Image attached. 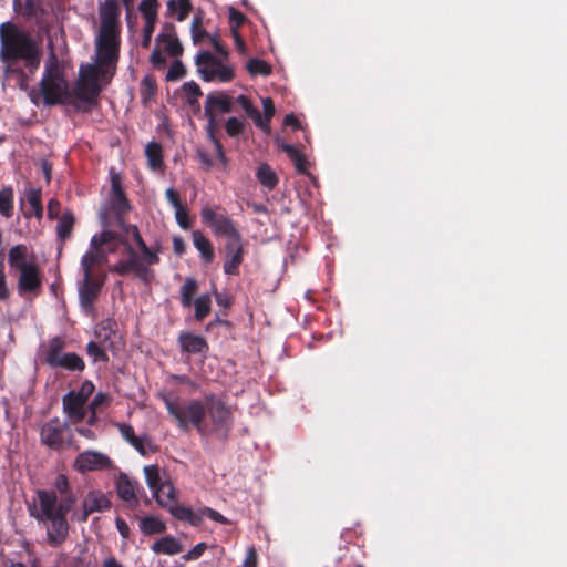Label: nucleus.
<instances>
[{"mask_svg":"<svg viewBox=\"0 0 567 567\" xmlns=\"http://www.w3.org/2000/svg\"><path fill=\"white\" fill-rule=\"evenodd\" d=\"M122 228L126 235L133 238L136 248L117 233L103 230L102 233H107L112 237L104 246L107 255L116 252L120 246H123V254L125 255L124 258L110 267V271L122 277L133 275L142 284L150 285L155 278V271L152 267L161 261L162 247L159 244L152 247L147 246L136 225L123 224Z\"/></svg>","mask_w":567,"mask_h":567,"instance_id":"f257e3e1","label":"nucleus"},{"mask_svg":"<svg viewBox=\"0 0 567 567\" xmlns=\"http://www.w3.org/2000/svg\"><path fill=\"white\" fill-rule=\"evenodd\" d=\"M41 49L35 40L12 22L0 25V59L7 64V72H16L24 76L22 69L16 68L19 61L33 74L41 62Z\"/></svg>","mask_w":567,"mask_h":567,"instance_id":"f03ea898","label":"nucleus"},{"mask_svg":"<svg viewBox=\"0 0 567 567\" xmlns=\"http://www.w3.org/2000/svg\"><path fill=\"white\" fill-rule=\"evenodd\" d=\"M29 97L34 105L55 106L72 103V92L64 66L55 55L47 60L38 87L30 91Z\"/></svg>","mask_w":567,"mask_h":567,"instance_id":"7ed1b4c3","label":"nucleus"},{"mask_svg":"<svg viewBox=\"0 0 567 567\" xmlns=\"http://www.w3.org/2000/svg\"><path fill=\"white\" fill-rule=\"evenodd\" d=\"M121 12L117 0H104L99 6L100 29L95 39V51L106 64L120 59Z\"/></svg>","mask_w":567,"mask_h":567,"instance_id":"20e7f679","label":"nucleus"},{"mask_svg":"<svg viewBox=\"0 0 567 567\" xmlns=\"http://www.w3.org/2000/svg\"><path fill=\"white\" fill-rule=\"evenodd\" d=\"M118 60L110 63L101 61V54L96 53L95 64H86L80 68L79 79L71 90L72 99L76 97L79 101L94 105L102 91L100 80L110 81L115 73Z\"/></svg>","mask_w":567,"mask_h":567,"instance_id":"39448f33","label":"nucleus"},{"mask_svg":"<svg viewBox=\"0 0 567 567\" xmlns=\"http://www.w3.org/2000/svg\"><path fill=\"white\" fill-rule=\"evenodd\" d=\"M153 494L157 503L167 508L172 516L178 520L187 522L194 527L200 526L205 517L223 525L228 524V519L224 515L210 507L204 506L198 511H193L190 507L177 505L175 503V488L171 482H164L155 488Z\"/></svg>","mask_w":567,"mask_h":567,"instance_id":"423d86ee","label":"nucleus"},{"mask_svg":"<svg viewBox=\"0 0 567 567\" xmlns=\"http://www.w3.org/2000/svg\"><path fill=\"white\" fill-rule=\"evenodd\" d=\"M38 506L30 508V515L38 522L50 523L47 530L48 543L51 546L61 545L68 537L69 524L65 516L52 512L54 498L52 495L47 494L43 489L37 492Z\"/></svg>","mask_w":567,"mask_h":567,"instance_id":"0eeeda50","label":"nucleus"},{"mask_svg":"<svg viewBox=\"0 0 567 567\" xmlns=\"http://www.w3.org/2000/svg\"><path fill=\"white\" fill-rule=\"evenodd\" d=\"M164 403L167 412L174 417L182 431H188L193 426L200 436L208 431L205 400L194 399L182 403L178 398H164Z\"/></svg>","mask_w":567,"mask_h":567,"instance_id":"6e6552de","label":"nucleus"},{"mask_svg":"<svg viewBox=\"0 0 567 567\" xmlns=\"http://www.w3.org/2000/svg\"><path fill=\"white\" fill-rule=\"evenodd\" d=\"M65 348L66 342L62 337L51 338L42 350L43 362L51 369L81 374L85 370V361L75 352H65Z\"/></svg>","mask_w":567,"mask_h":567,"instance_id":"1a4fd4ad","label":"nucleus"},{"mask_svg":"<svg viewBox=\"0 0 567 567\" xmlns=\"http://www.w3.org/2000/svg\"><path fill=\"white\" fill-rule=\"evenodd\" d=\"M207 432L203 437L215 436L227 441L233 429V412L226 403L215 394L205 396Z\"/></svg>","mask_w":567,"mask_h":567,"instance_id":"9d476101","label":"nucleus"},{"mask_svg":"<svg viewBox=\"0 0 567 567\" xmlns=\"http://www.w3.org/2000/svg\"><path fill=\"white\" fill-rule=\"evenodd\" d=\"M200 218L203 224L212 228L217 237H226L227 241L241 239L236 223L227 215L226 210L219 206H204L200 209Z\"/></svg>","mask_w":567,"mask_h":567,"instance_id":"9b49d317","label":"nucleus"},{"mask_svg":"<svg viewBox=\"0 0 567 567\" xmlns=\"http://www.w3.org/2000/svg\"><path fill=\"white\" fill-rule=\"evenodd\" d=\"M69 422L58 416L48 420L40 429V442L52 451H61L73 446V437Z\"/></svg>","mask_w":567,"mask_h":567,"instance_id":"f8f14e48","label":"nucleus"},{"mask_svg":"<svg viewBox=\"0 0 567 567\" xmlns=\"http://www.w3.org/2000/svg\"><path fill=\"white\" fill-rule=\"evenodd\" d=\"M196 65L202 79L205 82L218 80L219 82H230L235 74L230 66L221 63L210 52L204 51L196 56Z\"/></svg>","mask_w":567,"mask_h":567,"instance_id":"ddd939ff","label":"nucleus"},{"mask_svg":"<svg viewBox=\"0 0 567 567\" xmlns=\"http://www.w3.org/2000/svg\"><path fill=\"white\" fill-rule=\"evenodd\" d=\"M233 111V99L223 91H214L207 94L204 112L207 117L206 131L219 132L216 117L218 114H226Z\"/></svg>","mask_w":567,"mask_h":567,"instance_id":"4468645a","label":"nucleus"},{"mask_svg":"<svg viewBox=\"0 0 567 567\" xmlns=\"http://www.w3.org/2000/svg\"><path fill=\"white\" fill-rule=\"evenodd\" d=\"M111 508V502L106 495L100 491H91L83 499L82 511L74 512L72 519L78 522H86L93 513H102Z\"/></svg>","mask_w":567,"mask_h":567,"instance_id":"2eb2a0df","label":"nucleus"},{"mask_svg":"<svg viewBox=\"0 0 567 567\" xmlns=\"http://www.w3.org/2000/svg\"><path fill=\"white\" fill-rule=\"evenodd\" d=\"M103 285L104 278L95 276L85 277L83 275V280L79 287V299L80 305L85 312L89 313L94 310V303L99 298Z\"/></svg>","mask_w":567,"mask_h":567,"instance_id":"dca6fc26","label":"nucleus"},{"mask_svg":"<svg viewBox=\"0 0 567 567\" xmlns=\"http://www.w3.org/2000/svg\"><path fill=\"white\" fill-rule=\"evenodd\" d=\"M110 458L97 451H84L80 453L73 463V468L79 473L99 471L109 467Z\"/></svg>","mask_w":567,"mask_h":567,"instance_id":"f3484780","label":"nucleus"},{"mask_svg":"<svg viewBox=\"0 0 567 567\" xmlns=\"http://www.w3.org/2000/svg\"><path fill=\"white\" fill-rule=\"evenodd\" d=\"M243 238L226 241L224 247V272L228 276L239 275V267L244 261Z\"/></svg>","mask_w":567,"mask_h":567,"instance_id":"a211bd4d","label":"nucleus"},{"mask_svg":"<svg viewBox=\"0 0 567 567\" xmlns=\"http://www.w3.org/2000/svg\"><path fill=\"white\" fill-rule=\"evenodd\" d=\"M85 405L86 403L84 401L75 396V390H71L64 394L62 398V410L68 420L66 422L72 425H78L84 421L87 415Z\"/></svg>","mask_w":567,"mask_h":567,"instance_id":"6ab92c4d","label":"nucleus"},{"mask_svg":"<svg viewBox=\"0 0 567 567\" xmlns=\"http://www.w3.org/2000/svg\"><path fill=\"white\" fill-rule=\"evenodd\" d=\"M110 209L118 218L131 210V205L122 187L121 178L118 175H113L111 178Z\"/></svg>","mask_w":567,"mask_h":567,"instance_id":"aec40b11","label":"nucleus"},{"mask_svg":"<svg viewBox=\"0 0 567 567\" xmlns=\"http://www.w3.org/2000/svg\"><path fill=\"white\" fill-rule=\"evenodd\" d=\"M18 291L20 295L31 292L39 293L42 286V278L37 265L29 266L19 271Z\"/></svg>","mask_w":567,"mask_h":567,"instance_id":"412c9836","label":"nucleus"},{"mask_svg":"<svg viewBox=\"0 0 567 567\" xmlns=\"http://www.w3.org/2000/svg\"><path fill=\"white\" fill-rule=\"evenodd\" d=\"M178 343L181 349L189 354H205L209 349L205 338L190 332H182L178 336Z\"/></svg>","mask_w":567,"mask_h":567,"instance_id":"4be33fe9","label":"nucleus"},{"mask_svg":"<svg viewBox=\"0 0 567 567\" xmlns=\"http://www.w3.org/2000/svg\"><path fill=\"white\" fill-rule=\"evenodd\" d=\"M137 483L132 481L126 474H120L116 482V492L121 499L124 502L136 505L137 504Z\"/></svg>","mask_w":567,"mask_h":567,"instance_id":"5701e85b","label":"nucleus"},{"mask_svg":"<svg viewBox=\"0 0 567 567\" xmlns=\"http://www.w3.org/2000/svg\"><path fill=\"white\" fill-rule=\"evenodd\" d=\"M29 257V249L23 244H18L10 248L8 254V262L9 266L12 269H16L18 271H21V269H24L29 266L35 265L32 261L28 260Z\"/></svg>","mask_w":567,"mask_h":567,"instance_id":"b1692460","label":"nucleus"},{"mask_svg":"<svg viewBox=\"0 0 567 567\" xmlns=\"http://www.w3.org/2000/svg\"><path fill=\"white\" fill-rule=\"evenodd\" d=\"M192 237L202 259L207 264L212 262L215 258V251L210 240L200 230H194Z\"/></svg>","mask_w":567,"mask_h":567,"instance_id":"393cba45","label":"nucleus"},{"mask_svg":"<svg viewBox=\"0 0 567 567\" xmlns=\"http://www.w3.org/2000/svg\"><path fill=\"white\" fill-rule=\"evenodd\" d=\"M43 491L47 494L52 495L54 498V502L52 505V512L66 517V515L70 513V511L72 509L73 505L76 502L75 494L69 493L66 495H61L60 501L58 502V496H56L55 491H47V489H43Z\"/></svg>","mask_w":567,"mask_h":567,"instance_id":"a878e982","label":"nucleus"},{"mask_svg":"<svg viewBox=\"0 0 567 567\" xmlns=\"http://www.w3.org/2000/svg\"><path fill=\"white\" fill-rule=\"evenodd\" d=\"M75 225V216L71 210H65L56 224V236L59 240L65 241L71 237Z\"/></svg>","mask_w":567,"mask_h":567,"instance_id":"bb28decb","label":"nucleus"},{"mask_svg":"<svg viewBox=\"0 0 567 567\" xmlns=\"http://www.w3.org/2000/svg\"><path fill=\"white\" fill-rule=\"evenodd\" d=\"M152 550L156 554L176 555L183 550V547L174 537L165 536L153 544Z\"/></svg>","mask_w":567,"mask_h":567,"instance_id":"cd10ccee","label":"nucleus"},{"mask_svg":"<svg viewBox=\"0 0 567 567\" xmlns=\"http://www.w3.org/2000/svg\"><path fill=\"white\" fill-rule=\"evenodd\" d=\"M110 234L107 233H99L95 234L90 241V248L94 256L97 258V262L104 264L107 260V251L105 250L104 246L105 243L110 241Z\"/></svg>","mask_w":567,"mask_h":567,"instance_id":"c85d7f7f","label":"nucleus"},{"mask_svg":"<svg viewBox=\"0 0 567 567\" xmlns=\"http://www.w3.org/2000/svg\"><path fill=\"white\" fill-rule=\"evenodd\" d=\"M257 181L267 189L272 190L278 185L279 178L269 164L262 163L256 172Z\"/></svg>","mask_w":567,"mask_h":567,"instance_id":"c756f323","label":"nucleus"},{"mask_svg":"<svg viewBox=\"0 0 567 567\" xmlns=\"http://www.w3.org/2000/svg\"><path fill=\"white\" fill-rule=\"evenodd\" d=\"M27 199L31 207V210L23 212L25 218H30L34 215L37 218H41L43 215L42 206V193L39 188H31L27 192Z\"/></svg>","mask_w":567,"mask_h":567,"instance_id":"7c9ffc66","label":"nucleus"},{"mask_svg":"<svg viewBox=\"0 0 567 567\" xmlns=\"http://www.w3.org/2000/svg\"><path fill=\"white\" fill-rule=\"evenodd\" d=\"M14 193L11 186H4L0 189V214L4 218H11L14 210Z\"/></svg>","mask_w":567,"mask_h":567,"instance_id":"2f4dec72","label":"nucleus"},{"mask_svg":"<svg viewBox=\"0 0 567 567\" xmlns=\"http://www.w3.org/2000/svg\"><path fill=\"white\" fill-rule=\"evenodd\" d=\"M145 155L150 167L157 171L163 166V151L157 142H150L145 147Z\"/></svg>","mask_w":567,"mask_h":567,"instance_id":"473e14b6","label":"nucleus"},{"mask_svg":"<svg viewBox=\"0 0 567 567\" xmlns=\"http://www.w3.org/2000/svg\"><path fill=\"white\" fill-rule=\"evenodd\" d=\"M167 10L175 14L178 21H184L193 10L192 0H168Z\"/></svg>","mask_w":567,"mask_h":567,"instance_id":"72a5a7b5","label":"nucleus"},{"mask_svg":"<svg viewBox=\"0 0 567 567\" xmlns=\"http://www.w3.org/2000/svg\"><path fill=\"white\" fill-rule=\"evenodd\" d=\"M187 104L193 109H199L198 97L203 95L199 85L195 81L185 82L182 86Z\"/></svg>","mask_w":567,"mask_h":567,"instance_id":"f704fd0d","label":"nucleus"},{"mask_svg":"<svg viewBox=\"0 0 567 567\" xmlns=\"http://www.w3.org/2000/svg\"><path fill=\"white\" fill-rule=\"evenodd\" d=\"M198 289V284L193 278H187L181 288V305L189 308L194 302V295Z\"/></svg>","mask_w":567,"mask_h":567,"instance_id":"c9c22d12","label":"nucleus"},{"mask_svg":"<svg viewBox=\"0 0 567 567\" xmlns=\"http://www.w3.org/2000/svg\"><path fill=\"white\" fill-rule=\"evenodd\" d=\"M95 336L97 338L96 343L100 344L104 350L106 351H114L115 350V342L113 338L115 337V332L106 327L105 324H102L100 329L95 332Z\"/></svg>","mask_w":567,"mask_h":567,"instance_id":"e433bc0d","label":"nucleus"},{"mask_svg":"<svg viewBox=\"0 0 567 567\" xmlns=\"http://www.w3.org/2000/svg\"><path fill=\"white\" fill-rule=\"evenodd\" d=\"M246 69L249 72V74L252 76H256V75L268 76L272 72L271 65L268 62H266L265 60H261L258 58L249 59L246 64Z\"/></svg>","mask_w":567,"mask_h":567,"instance_id":"4c0bfd02","label":"nucleus"},{"mask_svg":"<svg viewBox=\"0 0 567 567\" xmlns=\"http://www.w3.org/2000/svg\"><path fill=\"white\" fill-rule=\"evenodd\" d=\"M193 305L195 307V319L202 322L212 310V300L209 295H200L194 300Z\"/></svg>","mask_w":567,"mask_h":567,"instance_id":"58836bf2","label":"nucleus"},{"mask_svg":"<svg viewBox=\"0 0 567 567\" xmlns=\"http://www.w3.org/2000/svg\"><path fill=\"white\" fill-rule=\"evenodd\" d=\"M140 528L146 535H154L163 533L166 526L161 519L150 516L141 520Z\"/></svg>","mask_w":567,"mask_h":567,"instance_id":"ea45409f","label":"nucleus"},{"mask_svg":"<svg viewBox=\"0 0 567 567\" xmlns=\"http://www.w3.org/2000/svg\"><path fill=\"white\" fill-rule=\"evenodd\" d=\"M261 102H262V107H264V115H261V124L256 125V126L259 127L265 133H269L270 132V121H271L272 116L275 115L276 110H275L274 101L270 97H264L261 100Z\"/></svg>","mask_w":567,"mask_h":567,"instance_id":"a19ab883","label":"nucleus"},{"mask_svg":"<svg viewBox=\"0 0 567 567\" xmlns=\"http://www.w3.org/2000/svg\"><path fill=\"white\" fill-rule=\"evenodd\" d=\"M236 102L243 107L245 113L252 118L255 125L261 124V113L256 106H254L249 97L246 95H239L237 96Z\"/></svg>","mask_w":567,"mask_h":567,"instance_id":"79ce46f5","label":"nucleus"},{"mask_svg":"<svg viewBox=\"0 0 567 567\" xmlns=\"http://www.w3.org/2000/svg\"><path fill=\"white\" fill-rule=\"evenodd\" d=\"M130 444L143 456L157 451V446L148 436H136Z\"/></svg>","mask_w":567,"mask_h":567,"instance_id":"37998d69","label":"nucleus"},{"mask_svg":"<svg viewBox=\"0 0 567 567\" xmlns=\"http://www.w3.org/2000/svg\"><path fill=\"white\" fill-rule=\"evenodd\" d=\"M86 353L92 358L93 363L104 362L107 363L110 358L107 355V351L100 347L95 341H90L86 344Z\"/></svg>","mask_w":567,"mask_h":567,"instance_id":"c03bdc74","label":"nucleus"},{"mask_svg":"<svg viewBox=\"0 0 567 567\" xmlns=\"http://www.w3.org/2000/svg\"><path fill=\"white\" fill-rule=\"evenodd\" d=\"M157 89L156 79L153 75H145L141 81V96L144 103L155 95Z\"/></svg>","mask_w":567,"mask_h":567,"instance_id":"a18cd8bd","label":"nucleus"},{"mask_svg":"<svg viewBox=\"0 0 567 567\" xmlns=\"http://www.w3.org/2000/svg\"><path fill=\"white\" fill-rule=\"evenodd\" d=\"M206 134H207V137L209 138V141L214 144L217 159L219 161L221 166L224 168H226L228 165V158L225 154L223 144L219 141L218 132H212V130H207Z\"/></svg>","mask_w":567,"mask_h":567,"instance_id":"49530a36","label":"nucleus"},{"mask_svg":"<svg viewBox=\"0 0 567 567\" xmlns=\"http://www.w3.org/2000/svg\"><path fill=\"white\" fill-rule=\"evenodd\" d=\"M157 42L163 45L164 51L171 56L176 58L183 54V45L178 37L167 38Z\"/></svg>","mask_w":567,"mask_h":567,"instance_id":"de8ad7c7","label":"nucleus"},{"mask_svg":"<svg viewBox=\"0 0 567 567\" xmlns=\"http://www.w3.org/2000/svg\"><path fill=\"white\" fill-rule=\"evenodd\" d=\"M157 7L158 0H142L140 3V11L144 20L156 21L157 20Z\"/></svg>","mask_w":567,"mask_h":567,"instance_id":"09e8293b","label":"nucleus"},{"mask_svg":"<svg viewBox=\"0 0 567 567\" xmlns=\"http://www.w3.org/2000/svg\"><path fill=\"white\" fill-rule=\"evenodd\" d=\"M144 474L148 487L154 492L164 482L161 480L159 468L157 465H148L144 467Z\"/></svg>","mask_w":567,"mask_h":567,"instance_id":"8fccbe9b","label":"nucleus"},{"mask_svg":"<svg viewBox=\"0 0 567 567\" xmlns=\"http://www.w3.org/2000/svg\"><path fill=\"white\" fill-rule=\"evenodd\" d=\"M245 124L239 118L231 116L225 123V131L229 137H237L244 133Z\"/></svg>","mask_w":567,"mask_h":567,"instance_id":"3c124183","label":"nucleus"},{"mask_svg":"<svg viewBox=\"0 0 567 567\" xmlns=\"http://www.w3.org/2000/svg\"><path fill=\"white\" fill-rule=\"evenodd\" d=\"M96 265H100V264L97 262V258L94 256V254L92 252L91 249L82 256L81 268H82L83 275L85 277L94 276L93 268Z\"/></svg>","mask_w":567,"mask_h":567,"instance_id":"603ef678","label":"nucleus"},{"mask_svg":"<svg viewBox=\"0 0 567 567\" xmlns=\"http://www.w3.org/2000/svg\"><path fill=\"white\" fill-rule=\"evenodd\" d=\"M245 21L246 17L244 13L233 7L229 9V24L231 33L238 32V29L245 23Z\"/></svg>","mask_w":567,"mask_h":567,"instance_id":"864d4df0","label":"nucleus"},{"mask_svg":"<svg viewBox=\"0 0 567 567\" xmlns=\"http://www.w3.org/2000/svg\"><path fill=\"white\" fill-rule=\"evenodd\" d=\"M186 74V69L182 61L176 60L172 63L169 66L167 73H166V80L167 81H176L181 78H183Z\"/></svg>","mask_w":567,"mask_h":567,"instance_id":"5fc2aeb1","label":"nucleus"},{"mask_svg":"<svg viewBox=\"0 0 567 567\" xmlns=\"http://www.w3.org/2000/svg\"><path fill=\"white\" fill-rule=\"evenodd\" d=\"M192 35L195 43L199 42L204 38H208L209 34L202 28V17L195 16L192 22Z\"/></svg>","mask_w":567,"mask_h":567,"instance_id":"6e6d98bb","label":"nucleus"},{"mask_svg":"<svg viewBox=\"0 0 567 567\" xmlns=\"http://www.w3.org/2000/svg\"><path fill=\"white\" fill-rule=\"evenodd\" d=\"M111 401L112 398L109 393L99 392L89 404V410H100L101 408L109 406Z\"/></svg>","mask_w":567,"mask_h":567,"instance_id":"4d7b16f0","label":"nucleus"},{"mask_svg":"<svg viewBox=\"0 0 567 567\" xmlns=\"http://www.w3.org/2000/svg\"><path fill=\"white\" fill-rule=\"evenodd\" d=\"M95 386L92 381L85 380L82 382L80 389L75 391V396L87 402L89 398L93 394Z\"/></svg>","mask_w":567,"mask_h":567,"instance_id":"13d9d810","label":"nucleus"},{"mask_svg":"<svg viewBox=\"0 0 567 567\" xmlns=\"http://www.w3.org/2000/svg\"><path fill=\"white\" fill-rule=\"evenodd\" d=\"M54 487L55 492L61 495H66L69 493H73V491L70 487L69 480L66 475L59 474L54 480Z\"/></svg>","mask_w":567,"mask_h":567,"instance_id":"bf43d9fd","label":"nucleus"},{"mask_svg":"<svg viewBox=\"0 0 567 567\" xmlns=\"http://www.w3.org/2000/svg\"><path fill=\"white\" fill-rule=\"evenodd\" d=\"M175 218L181 228H183V229L190 228L188 210L184 206H181L175 209Z\"/></svg>","mask_w":567,"mask_h":567,"instance_id":"052dcab7","label":"nucleus"},{"mask_svg":"<svg viewBox=\"0 0 567 567\" xmlns=\"http://www.w3.org/2000/svg\"><path fill=\"white\" fill-rule=\"evenodd\" d=\"M156 21H145V25L143 29V39H142V47L148 48L151 44V39L155 30Z\"/></svg>","mask_w":567,"mask_h":567,"instance_id":"680f3d73","label":"nucleus"},{"mask_svg":"<svg viewBox=\"0 0 567 567\" xmlns=\"http://www.w3.org/2000/svg\"><path fill=\"white\" fill-rule=\"evenodd\" d=\"M177 37L175 25L172 22H165L162 25L161 32L156 37V41L165 40L167 38Z\"/></svg>","mask_w":567,"mask_h":567,"instance_id":"e2e57ef3","label":"nucleus"},{"mask_svg":"<svg viewBox=\"0 0 567 567\" xmlns=\"http://www.w3.org/2000/svg\"><path fill=\"white\" fill-rule=\"evenodd\" d=\"M207 545L205 543H198L195 545L185 556V560L198 559L206 550Z\"/></svg>","mask_w":567,"mask_h":567,"instance_id":"0e129e2a","label":"nucleus"},{"mask_svg":"<svg viewBox=\"0 0 567 567\" xmlns=\"http://www.w3.org/2000/svg\"><path fill=\"white\" fill-rule=\"evenodd\" d=\"M117 427L123 439L128 443H131L137 436L134 432V427L131 424L118 423Z\"/></svg>","mask_w":567,"mask_h":567,"instance_id":"69168bd1","label":"nucleus"},{"mask_svg":"<svg viewBox=\"0 0 567 567\" xmlns=\"http://www.w3.org/2000/svg\"><path fill=\"white\" fill-rule=\"evenodd\" d=\"M281 150L292 162H300V158L305 156L297 147L290 144H282Z\"/></svg>","mask_w":567,"mask_h":567,"instance_id":"338daca9","label":"nucleus"},{"mask_svg":"<svg viewBox=\"0 0 567 567\" xmlns=\"http://www.w3.org/2000/svg\"><path fill=\"white\" fill-rule=\"evenodd\" d=\"M244 567H257L258 555L254 547L248 548L246 558L244 560Z\"/></svg>","mask_w":567,"mask_h":567,"instance_id":"774afa93","label":"nucleus"}]
</instances>
